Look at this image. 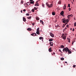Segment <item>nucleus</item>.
<instances>
[{
	"instance_id": "f257e3e1",
	"label": "nucleus",
	"mask_w": 76,
	"mask_h": 76,
	"mask_svg": "<svg viewBox=\"0 0 76 76\" xmlns=\"http://www.w3.org/2000/svg\"><path fill=\"white\" fill-rule=\"evenodd\" d=\"M69 48L67 47H66L65 48H64L63 50V52H65L66 53H67V52L69 50Z\"/></svg>"
},
{
	"instance_id": "f03ea898",
	"label": "nucleus",
	"mask_w": 76,
	"mask_h": 76,
	"mask_svg": "<svg viewBox=\"0 0 76 76\" xmlns=\"http://www.w3.org/2000/svg\"><path fill=\"white\" fill-rule=\"evenodd\" d=\"M63 22L64 23H66V22H69V19H66V18H64L62 19Z\"/></svg>"
},
{
	"instance_id": "7ed1b4c3",
	"label": "nucleus",
	"mask_w": 76,
	"mask_h": 76,
	"mask_svg": "<svg viewBox=\"0 0 76 76\" xmlns=\"http://www.w3.org/2000/svg\"><path fill=\"white\" fill-rule=\"evenodd\" d=\"M50 35L51 37H54V34L52 32L50 33Z\"/></svg>"
},
{
	"instance_id": "20e7f679",
	"label": "nucleus",
	"mask_w": 76,
	"mask_h": 76,
	"mask_svg": "<svg viewBox=\"0 0 76 76\" xmlns=\"http://www.w3.org/2000/svg\"><path fill=\"white\" fill-rule=\"evenodd\" d=\"M31 36H33V37L37 36V34H36L35 33H33V34H31Z\"/></svg>"
},
{
	"instance_id": "39448f33",
	"label": "nucleus",
	"mask_w": 76,
	"mask_h": 76,
	"mask_svg": "<svg viewBox=\"0 0 76 76\" xmlns=\"http://www.w3.org/2000/svg\"><path fill=\"white\" fill-rule=\"evenodd\" d=\"M52 4H53V3H52V4H51L50 5L48 4L47 5V6L48 7H53V6L52 5Z\"/></svg>"
},
{
	"instance_id": "423d86ee",
	"label": "nucleus",
	"mask_w": 76,
	"mask_h": 76,
	"mask_svg": "<svg viewBox=\"0 0 76 76\" xmlns=\"http://www.w3.org/2000/svg\"><path fill=\"white\" fill-rule=\"evenodd\" d=\"M72 16H73V15H72V14H71V15H68L67 16V18H71V17H72Z\"/></svg>"
},
{
	"instance_id": "0eeeda50",
	"label": "nucleus",
	"mask_w": 76,
	"mask_h": 76,
	"mask_svg": "<svg viewBox=\"0 0 76 76\" xmlns=\"http://www.w3.org/2000/svg\"><path fill=\"white\" fill-rule=\"evenodd\" d=\"M68 54H71V53H72V52L70 51L69 49V50L68 51Z\"/></svg>"
},
{
	"instance_id": "6e6552de",
	"label": "nucleus",
	"mask_w": 76,
	"mask_h": 76,
	"mask_svg": "<svg viewBox=\"0 0 76 76\" xmlns=\"http://www.w3.org/2000/svg\"><path fill=\"white\" fill-rule=\"evenodd\" d=\"M52 48L50 47L49 49V52H51L52 51V50H51Z\"/></svg>"
},
{
	"instance_id": "1a4fd4ad",
	"label": "nucleus",
	"mask_w": 76,
	"mask_h": 76,
	"mask_svg": "<svg viewBox=\"0 0 76 76\" xmlns=\"http://www.w3.org/2000/svg\"><path fill=\"white\" fill-rule=\"evenodd\" d=\"M50 45L51 47H52L53 45V43L52 42H50Z\"/></svg>"
},
{
	"instance_id": "9d476101",
	"label": "nucleus",
	"mask_w": 76,
	"mask_h": 76,
	"mask_svg": "<svg viewBox=\"0 0 76 76\" xmlns=\"http://www.w3.org/2000/svg\"><path fill=\"white\" fill-rule=\"evenodd\" d=\"M23 20L24 22H26V18L25 17H23Z\"/></svg>"
},
{
	"instance_id": "9b49d317",
	"label": "nucleus",
	"mask_w": 76,
	"mask_h": 76,
	"mask_svg": "<svg viewBox=\"0 0 76 76\" xmlns=\"http://www.w3.org/2000/svg\"><path fill=\"white\" fill-rule=\"evenodd\" d=\"M27 31H32V29L31 28H28L27 29Z\"/></svg>"
},
{
	"instance_id": "f8f14e48",
	"label": "nucleus",
	"mask_w": 76,
	"mask_h": 76,
	"mask_svg": "<svg viewBox=\"0 0 76 76\" xmlns=\"http://www.w3.org/2000/svg\"><path fill=\"white\" fill-rule=\"evenodd\" d=\"M61 48H64V46L63 45H61L60 46Z\"/></svg>"
},
{
	"instance_id": "ddd939ff",
	"label": "nucleus",
	"mask_w": 76,
	"mask_h": 76,
	"mask_svg": "<svg viewBox=\"0 0 76 76\" xmlns=\"http://www.w3.org/2000/svg\"><path fill=\"white\" fill-rule=\"evenodd\" d=\"M61 15H63L64 14V11H62L60 13Z\"/></svg>"
},
{
	"instance_id": "4468645a",
	"label": "nucleus",
	"mask_w": 76,
	"mask_h": 76,
	"mask_svg": "<svg viewBox=\"0 0 76 76\" xmlns=\"http://www.w3.org/2000/svg\"><path fill=\"white\" fill-rule=\"evenodd\" d=\"M39 4L38 3H36L35 5L34 6H39Z\"/></svg>"
},
{
	"instance_id": "2eb2a0df",
	"label": "nucleus",
	"mask_w": 76,
	"mask_h": 76,
	"mask_svg": "<svg viewBox=\"0 0 76 76\" xmlns=\"http://www.w3.org/2000/svg\"><path fill=\"white\" fill-rule=\"evenodd\" d=\"M36 20H39V17H36Z\"/></svg>"
},
{
	"instance_id": "dca6fc26",
	"label": "nucleus",
	"mask_w": 76,
	"mask_h": 76,
	"mask_svg": "<svg viewBox=\"0 0 76 76\" xmlns=\"http://www.w3.org/2000/svg\"><path fill=\"white\" fill-rule=\"evenodd\" d=\"M35 3L34 1H31L30 2V4H34Z\"/></svg>"
},
{
	"instance_id": "f3484780",
	"label": "nucleus",
	"mask_w": 76,
	"mask_h": 76,
	"mask_svg": "<svg viewBox=\"0 0 76 76\" xmlns=\"http://www.w3.org/2000/svg\"><path fill=\"white\" fill-rule=\"evenodd\" d=\"M23 0H22L21 1V2H20V4H23Z\"/></svg>"
},
{
	"instance_id": "a211bd4d",
	"label": "nucleus",
	"mask_w": 76,
	"mask_h": 76,
	"mask_svg": "<svg viewBox=\"0 0 76 76\" xmlns=\"http://www.w3.org/2000/svg\"><path fill=\"white\" fill-rule=\"evenodd\" d=\"M49 41L50 42H51V41H53V39H49Z\"/></svg>"
},
{
	"instance_id": "6ab92c4d",
	"label": "nucleus",
	"mask_w": 76,
	"mask_h": 76,
	"mask_svg": "<svg viewBox=\"0 0 76 76\" xmlns=\"http://www.w3.org/2000/svg\"><path fill=\"white\" fill-rule=\"evenodd\" d=\"M36 34H37V35H39V31H37L36 32Z\"/></svg>"
},
{
	"instance_id": "aec40b11",
	"label": "nucleus",
	"mask_w": 76,
	"mask_h": 76,
	"mask_svg": "<svg viewBox=\"0 0 76 76\" xmlns=\"http://www.w3.org/2000/svg\"><path fill=\"white\" fill-rule=\"evenodd\" d=\"M32 18V17L31 16H30L29 17H28L27 18L28 19H31V18Z\"/></svg>"
},
{
	"instance_id": "412c9836",
	"label": "nucleus",
	"mask_w": 76,
	"mask_h": 76,
	"mask_svg": "<svg viewBox=\"0 0 76 76\" xmlns=\"http://www.w3.org/2000/svg\"><path fill=\"white\" fill-rule=\"evenodd\" d=\"M40 23H42V25H44V22H43L41 20H40Z\"/></svg>"
},
{
	"instance_id": "4be33fe9",
	"label": "nucleus",
	"mask_w": 76,
	"mask_h": 76,
	"mask_svg": "<svg viewBox=\"0 0 76 76\" xmlns=\"http://www.w3.org/2000/svg\"><path fill=\"white\" fill-rule=\"evenodd\" d=\"M66 36H64V37H63V38L65 40L66 39Z\"/></svg>"
},
{
	"instance_id": "5701e85b",
	"label": "nucleus",
	"mask_w": 76,
	"mask_h": 76,
	"mask_svg": "<svg viewBox=\"0 0 76 76\" xmlns=\"http://www.w3.org/2000/svg\"><path fill=\"white\" fill-rule=\"evenodd\" d=\"M37 31H39V28H38L37 29Z\"/></svg>"
},
{
	"instance_id": "b1692460",
	"label": "nucleus",
	"mask_w": 76,
	"mask_h": 76,
	"mask_svg": "<svg viewBox=\"0 0 76 76\" xmlns=\"http://www.w3.org/2000/svg\"><path fill=\"white\" fill-rule=\"evenodd\" d=\"M43 37H39V39H43Z\"/></svg>"
},
{
	"instance_id": "393cba45",
	"label": "nucleus",
	"mask_w": 76,
	"mask_h": 76,
	"mask_svg": "<svg viewBox=\"0 0 76 76\" xmlns=\"http://www.w3.org/2000/svg\"><path fill=\"white\" fill-rule=\"evenodd\" d=\"M61 1H59L58 2V4H61Z\"/></svg>"
},
{
	"instance_id": "a878e982",
	"label": "nucleus",
	"mask_w": 76,
	"mask_h": 76,
	"mask_svg": "<svg viewBox=\"0 0 76 76\" xmlns=\"http://www.w3.org/2000/svg\"><path fill=\"white\" fill-rule=\"evenodd\" d=\"M35 11V10H34V9H32L31 10V12H34Z\"/></svg>"
},
{
	"instance_id": "bb28decb",
	"label": "nucleus",
	"mask_w": 76,
	"mask_h": 76,
	"mask_svg": "<svg viewBox=\"0 0 76 76\" xmlns=\"http://www.w3.org/2000/svg\"><path fill=\"white\" fill-rule=\"evenodd\" d=\"M52 15H55V12H53L52 13Z\"/></svg>"
},
{
	"instance_id": "cd10ccee",
	"label": "nucleus",
	"mask_w": 76,
	"mask_h": 76,
	"mask_svg": "<svg viewBox=\"0 0 76 76\" xmlns=\"http://www.w3.org/2000/svg\"><path fill=\"white\" fill-rule=\"evenodd\" d=\"M61 60H64V58H61Z\"/></svg>"
},
{
	"instance_id": "c85d7f7f",
	"label": "nucleus",
	"mask_w": 76,
	"mask_h": 76,
	"mask_svg": "<svg viewBox=\"0 0 76 76\" xmlns=\"http://www.w3.org/2000/svg\"><path fill=\"white\" fill-rule=\"evenodd\" d=\"M26 16H29V14L28 13H26Z\"/></svg>"
},
{
	"instance_id": "c756f323",
	"label": "nucleus",
	"mask_w": 76,
	"mask_h": 76,
	"mask_svg": "<svg viewBox=\"0 0 76 76\" xmlns=\"http://www.w3.org/2000/svg\"><path fill=\"white\" fill-rule=\"evenodd\" d=\"M75 67H76V65H73V68H75Z\"/></svg>"
},
{
	"instance_id": "7c9ffc66",
	"label": "nucleus",
	"mask_w": 76,
	"mask_h": 76,
	"mask_svg": "<svg viewBox=\"0 0 76 76\" xmlns=\"http://www.w3.org/2000/svg\"><path fill=\"white\" fill-rule=\"evenodd\" d=\"M58 26H59V25H58V24L57 25H56L55 26L56 27V28H57Z\"/></svg>"
},
{
	"instance_id": "2f4dec72",
	"label": "nucleus",
	"mask_w": 76,
	"mask_h": 76,
	"mask_svg": "<svg viewBox=\"0 0 76 76\" xmlns=\"http://www.w3.org/2000/svg\"><path fill=\"white\" fill-rule=\"evenodd\" d=\"M76 26V22H75L74 23V26Z\"/></svg>"
},
{
	"instance_id": "473e14b6",
	"label": "nucleus",
	"mask_w": 76,
	"mask_h": 76,
	"mask_svg": "<svg viewBox=\"0 0 76 76\" xmlns=\"http://www.w3.org/2000/svg\"><path fill=\"white\" fill-rule=\"evenodd\" d=\"M44 5H45L44 4H42V6L43 7H44Z\"/></svg>"
},
{
	"instance_id": "72a5a7b5",
	"label": "nucleus",
	"mask_w": 76,
	"mask_h": 76,
	"mask_svg": "<svg viewBox=\"0 0 76 76\" xmlns=\"http://www.w3.org/2000/svg\"><path fill=\"white\" fill-rule=\"evenodd\" d=\"M34 9H35V10H37V8H36V7H34Z\"/></svg>"
},
{
	"instance_id": "f704fd0d",
	"label": "nucleus",
	"mask_w": 76,
	"mask_h": 76,
	"mask_svg": "<svg viewBox=\"0 0 76 76\" xmlns=\"http://www.w3.org/2000/svg\"><path fill=\"white\" fill-rule=\"evenodd\" d=\"M68 42H70V39H68Z\"/></svg>"
},
{
	"instance_id": "c9c22d12",
	"label": "nucleus",
	"mask_w": 76,
	"mask_h": 76,
	"mask_svg": "<svg viewBox=\"0 0 76 76\" xmlns=\"http://www.w3.org/2000/svg\"><path fill=\"white\" fill-rule=\"evenodd\" d=\"M67 29V28L66 27H65V28L64 29V31H66V29Z\"/></svg>"
},
{
	"instance_id": "e433bc0d",
	"label": "nucleus",
	"mask_w": 76,
	"mask_h": 76,
	"mask_svg": "<svg viewBox=\"0 0 76 76\" xmlns=\"http://www.w3.org/2000/svg\"><path fill=\"white\" fill-rule=\"evenodd\" d=\"M59 51H60V52H61V53H62V52H61V50L59 49Z\"/></svg>"
},
{
	"instance_id": "4c0bfd02",
	"label": "nucleus",
	"mask_w": 76,
	"mask_h": 76,
	"mask_svg": "<svg viewBox=\"0 0 76 76\" xmlns=\"http://www.w3.org/2000/svg\"><path fill=\"white\" fill-rule=\"evenodd\" d=\"M26 10H25V9H24L23 10V11L24 12H26Z\"/></svg>"
},
{
	"instance_id": "58836bf2",
	"label": "nucleus",
	"mask_w": 76,
	"mask_h": 76,
	"mask_svg": "<svg viewBox=\"0 0 76 76\" xmlns=\"http://www.w3.org/2000/svg\"><path fill=\"white\" fill-rule=\"evenodd\" d=\"M68 22H66V23L65 24V25H67V24Z\"/></svg>"
},
{
	"instance_id": "ea45409f",
	"label": "nucleus",
	"mask_w": 76,
	"mask_h": 76,
	"mask_svg": "<svg viewBox=\"0 0 76 76\" xmlns=\"http://www.w3.org/2000/svg\"><path fill=\"white\" fill-rule=\"evenodd\" d=\"M70 4H68V7H70Z\"/></svg>"
},
{
	"instance_id": "a19ab883",
	"label": "nucleus",
	"mask_w": 76,
	"mask_h": 76,
	"mask_svg": "<svg viewBox=\"0 0 76 76\" xmlns=\"http://www.w3.org/2000/svg\"><path fill=\"white\" fill-rule=\"evenodd\" d=\"M38 1H37L36 2V3H38Z\"/></svg>"
},
{
	"instance_id": "79ce46f5",
	"label": "nucleus",
	"mask_w": 76,
	"mask_h": 76,
	"mask_svg": "<svg viewBox=\"0 0 76 76\" xmlns=\"http://www.w3.org/2000/svg\"><path fill=\"white\" fill-rule=\"evenodd\" d=\"M69 26V25L68 24H67V25H66L67 27H68Z\"/></svg>"
},
{
	"instance_id": "37998d69",
	"label": "nucleus",
	"mask_w": 76,
	"mask_h": 76,
	"mask_svg": "<svg viewBox=\"0 0 76 76\" xmlns=\"http://www.w3.org/2000/svg\"><path fill=\"white\" fill-rule=\"evenodd\" d=\"M30 1H33V0H29Z\"/></svg>"
},
{
	"instance_id": "c03bdc74",
	"label": "nucleus",
	"mask_w": 76,
	"mask_h": 76,
	"mask_svg": "<svg viewBox=\"0 0 76 76\" xmlns=\"http://www.w3.org/2000/svg\"><path fill=\"white\" fill-rule=\"evenodd\" d=\"M29 3H30V1H29V2H27V3H28L29 4H29Z\"/></svg>"
},
{
	"instance_id": "a18cd8bd",
	"label": "nucleus",
	"mask_w": 76,
	"mask_h": 76,
	"mask_svg": "<svg viewBox=\"0 0 76 76\" xmlns=\"http://www.w3.org/2000/svg\"><path fill=\"white\" fill-rule=\"evenodd\" d=\"M72 31H75V29L74 28L73 29Z\"/></svg>"
},
{
	"instance_id": "49530a36",
	"label": "nucleus",
	"mask_w": 76,
	"mask_h": 76,
	"mask_svg": "<svg viewBox=\"0 0 76 76\" xmlns=\"http://www.w3.org/2000/svg\"><path fill=\"white\" fill-rule=\"evenodd\" d=\"M64 7H66V4H64Z\"/></svg>"
},
{
	"instance_id": "de8ad7c7",
	"label": "nucleus",
	"mask_w": 76,
	"mask_h": 76,
	"mask_svg": "<svg viewBox=\"0 0 76 76\" xmlns=\"http://www.w3.org/2000/svg\"><path fill=\"white\" fill-rule=\"evenodd\" d=\"M63 9H64H64H66V7H64Z\"/></svg>"
},
{
	"instance_id": "09e8293b",
	"label": "nucleus",
	"mask_w": 76,
	"mask_h": 76,
	"mask_svg": "<svg viewBox=\"0 0 76 76\" xmlns=\"http://www.w3.org/2000/svg\"><path fill=\"white\" fill-rule=\"evenodd\" d=\"M53 54L54 55H55V54H56V53H53Z\"/></svg>"
},
{
	"instance_id": "8fccbe9b",
	"label": "nucleus",
	"mask_w": 76,
	"mask_h": 76,
	"mask_svg": "<svg viewBox=\"0 0 76 76\" xmlns=\"http://www.w3.org/2000/svg\"><path fill=\"white\" fill-rule=\"evenodd\" d=\"M63 35H64V34H63L62 35V37H63Z\"/></svg>"
},
{
	"instance_id": "3c124183",
	"label": "nucleus",
	"mask_w": 76,
	"mask_h": 76,
	"mask_svg": "<svg viewBox=\"0 0 76 76\" xmlns=\"http://www.w3.org/2000/svg\"><path fill=\"white\" fill-rule=\"evenodd\" d=\"M32 25H34V23H32Z\"/></svg>"
},
{
	"instance_id": "603ef678",
	"label": "nucleus",
	"mask_w": 76,
	"mask_h": 76,
	"mask_svg": "<svg viewBox=\"0 0 76 76\" xmlns=\"http://www.w3.org/2000/svg\"><path fill=\"white\" fill-rule=\"evenodd\" d=\"M74 43V42H72V44H73Z\"/></svg>"
},
{
	"instance_id": "864d4df0",
	"label": "nucleus",
	"mask_w": 76,
	"mask_h": 76,
	"mask_svg": "<svg viewBox=\"0 0 76 76\" xmlns=\"http://www.w3.org/2000/svg\"><path fill=\"white\" fill-rule=\"evenodd\" d=\"M21 13H22V10H21Z\"/></svg>"
},
{
	"instance_id": "5fc2aeb1",
	"label": "nucleus",
	"mask_w": 76,
	"mask_h": 76,
	"mask_svg": "<svg viewBox=\"0 0 76 76\" xmlns=\"http://www.w3.org/2000/svg\"><path fill=\"white\" fill-rule=\"evenodd\" d=\"M46 5H47L48 4V3H46Z\"/></svg>"
},
{
	"instance_id": "6e6d98bb",
	"label": "nucleus",
	"mask_w": 76,
	"mask_h": 76,
	"mask_svg": "<svg viewBox=\"0 0 76 76\" xmlns=\"http://www.w3.org/2000/svg\"><path fill=\"white\" fill-rule=\"evenodd\" d=\"M74 20H76V18H74Z\"/></svg>"
},
{
	"instance_id": "4d7b16f0",
	"label": "nucleus",
	"mask_w": 76,
	"mask_h": 76,
	"mask_svg": "<svg viewBox=\"0 0 76 76\" xmlns=\"http://www.w3.org/2000/svg\"><path fill=\"white\" fill-rule=\"evenodd\" d=\"M65 63H67V62H65Z\"/></svg>"
},
{
	"instance_id": "13d9d810",
	"label": "nucleus",
	"mask_w": 76,
	"mask_h": 76,
	"mask_svg": "<svg viewBox=\"0 0 76 76\" xmlns=\"http://www.w3.org/2000/svg\"><path fill=\"white\" fill-rule=\"evenodd\" d=\"M69 11H70V10H71L70 9V8H69Z\"/></svg>"
},
{
	"instance_id": "bf43d9fd",
	"label": "nucleus",
	"mask_w": 76,
	"mask_h": 76,
	"mask_svg": "<svg viewBox=\"0 0 76 76\" xmlns=\"http://www.w3.org/2000/svg\"><path fill=\"white\" fill-rule=\"evenodd\" d=\"M72 42H75V41H73Z\"/></svg>"
},
{
	"instance_id": "052dcab7",
	"label": "nucleus",
	"mask_w": 76,
	"mask_h": 76,
	"mask_svg": "<svg viewBox=\"0 0 76 76\" xmlns=\"http://www.w3.org/2000/svg\"><path fill=\"white\" fill-rule=\"evenodd\" d=\"M63 32H64V30H63Z\"/></svg>"
},
{
	"instance_id": "680f3d73",
	"label": "nucleus",
	"mask_w": 76,
	"mask_h": 76,
	"mask_svg": "<svg viewBox=\"0 0 76 76\" xmlns=\"http://www.w3.org/2000/svg\"><path fill=\"white\" fill-rule=\"evenodd\" d=\"M72 28H70V30H72Z\"/></svg>"
},
{
	"instance_id": "e2e57ef3",
	"label": "nucleus",
	"mask_w": 76,
	"mask_h": 76,
	"mask_svg": "<svg viewBox=\"0 0 76 76\" xmlns=\"http://www.w3.org/2000/svg\"><path fill=\"white\" fill-rule=\"evenodd\" d=\"M73 2L75 1H74V0H73Z\"/></svg>"
},
{
	"instance_id": "0e129e2a",
	"label": "nucleus",
	"mask_w": 76,
	"mask_h": 76,
	"mask_svg": "<svg viewBox=\"0 0 76 76\" xmlns=\"http://www.w3.org/2000/svg\"><path fill=\"white\" fill-rule=\"evenodd\" d=\"M27 4V6H28V4Z\"/></svg>"
},
{
	"instance_id": "69168bd1",
	"label": "nucleus",
	"mask_w": 76,
	"mask_h": 76,
	"mask_svg": "<svg viewBox=\"0 0 76 76\" xmlns=\"http://www.w3.org/2000/svg\"><path fill=\"white\" fill-rule=\"evenodd\" d=\"M52 55H53V53H52Z\"/></svg>"
},
{
	"instance_id": "338daca9",
	"label": "nucleus",
	"mask_w": 76,
	"mask_h": 76,
	"mask_svg": "<svg viewBox=\"0 0 76 76\" xmlns=\"http://www.w3.org/2000/svg\"><path fill=\"white\" fill-rule=\"evenodd\" d=\"M64 26H63V28H64Z\"/></svg>"
},
{
	"instance_id": "774afa93",
	"label": "nucleus",
	"mask_w": 76,
	"mask_h": 76,
	"mask_svg": "<svg viewBox=\"0 0 76 76\" xmlns=\"http://www.w3.org/2000/svg\"><path fill=\"white\" fill-rule=\"evenodd\" d=\"M75 29H76V28H75Z\"/></svg>"
}]
</instances>
